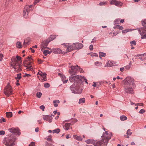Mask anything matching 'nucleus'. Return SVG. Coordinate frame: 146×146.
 <instances>
[{"mask_svg":"<svg viewBox=\"0 0 146 146\" xmlns=\"http://www.w3.org/2000/svg\"><path fill=\"white\" fill-rule=\"evenodd\" d=\"M143 27L138 28V30L139 32V33L142 36L141 39L146 38V19L141 21Z\"/></svg>","mask_w":146,"mask_h":146,"instance_id":"6","label":"nucleus"},{"mask_svg":"<svg viewBox=\"0 0 146 146\" xmlns=\"http://www.w3.org/2000/svg\"><path fill=\"white\" fill-rule=\"evenodd\" d=\"M6 121V120L4 118L2 117L1 119H0V123H2L3 122H5Z\"/></svg>","mask_w":146,"mask_h":146,"instance_id":"47","label":"nucleus"},{"mask_svg":"<svg viewBox=\"0 0 146 146\" xmlns=\"http://www.w3.org/2000/svg\"><path fill=\"white\" fill-rule=\"evenodd\" d=\"M124 82V90L127 93L133 94V89L135 85L134 83V80L130 77H128L125 78L123 80Z\"/></svg>","mask_w":146,"mask_h":146,"instance_id":"3","label":"nucleus"},{"mask_svg":"<svg viewBox=\"0 0 146 146\" xmlns=\"http://www.w3.org/2000/svg\"><path fill=\"white\" fill-rule=\"evenodd\" d=\"M21 58L18 56H17L16 58H14L11 59L12 61L11 63V65L15 69V71L18 72L21 70V65L18 60H21Z\"/></svg>","mask_w":146,"mask_h":146,"instance_id":"5","label":"nucleus"},{"mask_svg":"<svg viewBox=\"0 0 146 146\" xmlns=\"http://www.w3.org/2000/svg\"><path fill=\"white\" fill-rule=\"evenodd\" d=\"M71 124L70 123H66L65 125L64 128L65 129L67 130L68 129L69 127L71 125Z\"/></svg>","mask_w":146,"mask_h":146,"instance_id":"23","label":"nucleus"},{"mask_svg":"<svg viewBox=\"0 0 146 146\" xmlns=\"http://www.w3.org/2000/svg\"><path fill=\"white\" fill-rule=\"evenodd\" d=\"M30 39L29 38H27L24 40V42L23 43V45L25 47L27 46L28 45V43L30 42Z\"/></svg>","mask_w":146,"mask_h":146,"instance_id":"21","label":"nucleus"},{"mask_svg":"<svg viewBox=\"0 0 146 146\" xmlns=\"http://www.w3.org/2000/svg\"><path fill=\"white\" fill-rule=\"evenodd\" d=\"M102 63L101 62H98L97 61L95 63V64L96 65H98V66H101L102 65Z\"/></svg>","mask_w":146,"mask_h":146,"instance_id":"41","label":"nucleus"},{"mask_svg":"<svg viewBox=\"0 0 146 146\" xmlns=\"http://www.w3.org/2000/svg\"><path fill=\"white\" fill-rule=\"evenodd\" d=\"M74 50H79L83 47V44L80 43H74L72 44Z\"/></svg>","mask_w":146,"mask_h":146,"instance_id":"12","label":"nucleus"},{"mask_svg":"<svg viewBox=\"0 0 146 146\" xmlns=\"http://www.w3.org/2000/svg\"><path fill=\"white\" fill-rule=\"evenodd\" d=\"M135 106H143V104L142 103H137L135 105Z\"/></svg>","mask_w":146,"mask_h":146,"instance_id":"52","label":"nucleus"},{"mask_svg":"<svg viewBox=\"0 0 146 146\" xmlns=\"http://www.w3.org/2000/svg\"><path fill=\"white\" fill-rule=\"evenodd\" d=\"M17 46L19 48H21L22 47L21 43L19 41H18L17 43Z\"/></svg>","mask_w":146,"mask_h":146,"instance_id":"31","label":"nucleus"},{"mask_svg":"<svg viewBox=\"0 0 146 146\" xmlns=\"http://www.w3.org/2000/svg\"><path fill=\"white\" fill-rule=\"evenodd\" d=\"M113 63L112 62L110 61H109L105 65L106 67H111L113 66Z\"/></svg>","mask_w":146,"mask_h":146,"instance_id":"26","label":"nucleus"},{"mask_svg":"<svg viewBox=\"0 0 146 146\" xmlns=\"http://www.w3.org/2000/svg\"><path fill=\"white\" fill-rule=\"evenodd\" d=\"M130 43L131 44V46H133L132 44H134V45H136V42L135 40L131 41L130 42Z\"/></svg>","mask_w":146,"mask_h":146,"instance_id":"44","label":"nucleus"},{"mask_svg":"<svg viewBox=\"0 0 146 146\" xmlns=\"http://www.w3.org/2000/svg\"><path fill=\"white\" fill-rule=\"evenodd\" d=\"M29 146H35V143L34 142H32L31 144L29 145Z\"/></svg>","mask_w":146,"mask_h":146,"instance_id":"51","label":"nucleus"},{"mask_svg":"<svg viewBox=\"0 0 146 146\" xmlns=\"http://www.w3.org/2000/svg\"><path fill=\"white\" fill-rule=\"evenodd\" d=\"M42 95V93L41 92H38L36 94V96L37 97L39 98H40Z\"/></svg>","mask_w":146,"mask_h":146,"instance_id":"39","label":"nucleus"},{"mask_svg":"<svg viewBox=\"0 0 146 146\" xmlns=\"http://www.w3.org/2000/svg\"><path fill=\"white\" fill-rule=\"evenodd\" d=\"M124 21V19H121L120 21V22L121 23H123Z\"/></svg>","mask_w":146,"mask_h":146,"instance_id":"64","label":"nucleus"},{"mask_svg":"<svg viewBox=\"0 0 146 146\" xmlns=\"http://www.w3.org/2000/svg\"><path fill=\"white\" fill-rule=\"evenodd\" d=\"M60 101L58 100H54L53 101V103L54 104V106L55 107H57L58 105L57 103H59Z\"/></svg>","mask_w":146,"mask_h":146,"instance_id":"25","label":"nucleus"},{"mask_svg":"<svg viewBox=\"0 0 146 146\" xmlns=\"http://www.w3.org/2000/svg\"><path fill=\"white\" fill-rule=\"evenodd\" d=\"M52 52L51 51L48 50H45L43 52V53L45 56H46L47 54L50 53Z\"/></svg>","mask_w":146,"mask_h":146,"instance_id":"29","label":"nucleus"},{"mask_svg":"<svg viewBox=\"0 0 146 146\" xmlns=\"http://www.w3.org/2000/svg\"><path fill=\"white\" fill-rule=\"evenodd\" d=\"M32 56H29L24 62V66H25V69L26 70L29 71L32 70H33L32 66L30 65V64L32 63Z\"/></svg>","mask_w":146,"mask_h":146,"instance_id":"7","label":"nucleus"},{"mask_svg":"<svg viewBox=\"0 0 146 146\" xmlns=\"http://www.w3.org/2000/svg\"><path fill=\"white\" fill-rule=\"evenodd\" d=\"M131 64V63L130 62L129 63V65H127L125 66V68L127 69H129L130 68V65Z\"/></svg>","mask_w":146,"mask_h":146,"instance_id":"45","label":"nucleus"},{"mask_svg":"<svg viewBox=\"0 0 146 146\" xmlns=\"http://www.w3.org/2000/svg\"><path fill=\"white\" fill-rule=\"evenodd\" d=\"M16 139L15 136L10 134L4 138L2 143L7 146H13Z\"/></svg>","mask_w":146,"mask_h":146,"instance_id":"4","label":"nucleus"},{"mask_svg":"<svg viewBox=\"0 0 146 146\" xmlns=\"http://www.w3.org/2000/svg\"><path fill=\"white\" fill-rule=\"evenodd\" d=\"M100 57L101 58V57H104L106 56V54L102 52H99Z\"/></svg>","mask_w":146,"mask_h":146,"instance_id":"30","label":"nucleus"},{"mask_svg":"<svg viewBox=\"0 0 146 146\" xmlns=\"http://www.w3.org/2000/svg\"><path fill=\"white\" fill-rule=\"evenodd\" d=\"M131 31L130 29H127L122 31V32L123 33H126L127 32Z\"/></svg>","mask_w":146,"mask_h":146,"instance_id":"35","label":"nucleus"},{"mask_svg":"<svg viewBox=\"0 0 146 146\" xmlns=\"http://www.w3.org/2000/svg\"><path fill=\"white\" fill-rule=\"evenodd\" d=\"M131 145H135V144L134 142H132L131 143Z\"/></svg>","mask_w":146,"mask_h":146,"instance_id":"63","label":"nucleus"},{"mask_svg":"<svg viewBox=\"0 0 146 146\" xmlns=\"http://www.w3.org/2000/svg\"><path fill=\"white\" fill-rule=\"evenodd\" d=\"M50 42L48 39H47L46 41H43L41 45V50H42L43 49H44L46 46H47L48 44Z\"/></svg>","mask_w":146,"mask_h":146,"instance_id":"16","label":"nucleus"},{"mask_svg":"<svg viewBox=\"0 0 146 146\" xmlns=\"http://www.w3.org/2000/svg\"><path fill=\"white\" fill-rule=\"evenodd\" d=\"M39 131V128L38 127H36L35 129V131L36 132H38Z\"/></svg>","mask_w":146,"mask_h":146,"instance_id":"59","label":"nucleus"},{"mask_svg":"<svg viewBox=\"0 0 146 146\" xmlns=\"http://www.w3.org/2000/svg\"><path fill=\"white\" fill-rule=\"evenodd\" d=\"M132 134V132L131 131V130L129 129H128L127 132V135H131Z\"/></svg>","mask_w":146,"mask_h":146,"instance_id":"36","label":"nucleus"},{"mask_svg":"<svg viewBox=\"0 0 146 146\" xmlns=\"http://www.w3.org/2000/svg\"><path fill=\"white\" fill-rule=\"evenodd\" d=\"M50 86V85L48 83L44 84V87L45 88H48Z\"/></svg>","mask_w":146,"mask_h":146,"instance_id":"46","label":"nucleus"},{"mask_svg":"<svg viewBox=\"0 0 146 146\" xmlns=\"http://www.w3.org/2000/svg\"><path fill=\"white\" fill-rule=\"evenodd\" d=\"M5 132L4 131H0V135H4L5 134Z\"/></svg>","mask_w":146,"mask_h":146,"instance_id":"43","label":"nucleus"},{"mask_svg":"<svg viewBox=\"0 0 146 146\" xmlns=\"http://www.w3.org/2000/svg\"><path fill=\"white\" fill-rule=\"evenodd\" d=\"M38 63L41 64L42 63V61L40 59H38Z\"/></svg>","mask_w":146,"mask_h":146,"instance_id":"57","label":"nucleus"},{"mask_svg":"<svg viewBox=\"0 0 146 146\" xmlns=\"http://www.w3.org/2000/svg\"><path fill=\"white\" fill-rule=\"evenodd\" d=\"M74 139L79 141H81L82 140V138L80 136H78L76 135H74Z\"/></svg>","mask_w":146,"mask_h":146,"instance_id":"24","label":"nucleus"},{"mask_svg":"<svg viewBox=\"0 0 146 146\" xmlns=\"http://www.w3.org/2000/svg\"><path fill=\"white\" fill-rule=\"evenodd\" d=\"M21 74H17V77L16 78V79H18L19 80L21 78Z\"/></svg>","mask_w":146,"mask_h":146,"instance_id":"40","label":"nucleus"},{"mask_svg":"<svg viewBox=\"0 0 146 146\" xmlns=\"http://www.w3.org/2000/svg\"><path fill=\"white\" fill-rule=\"evenodd\" d=\"M124 70V68L123 67L120 68V70L121 72H123Z\"/></svg>","mask_w":146,"mask_h":146,"instance_id":"58","label":"nucleus"},{"mask_svg":"<svg viewBox=\"0 0 146 146\" xmlns=\"http://www.w3.org/2000/svg\"><path fill=\"white\" fill-rule=\"evenodd\" d=\"M85 101V99L84 98H83L82 99H80L79 100V104H80L82 103H84Z\"/></svg>","mask_w":146,"mask_h":146,"instance_id":"33","label":"nucleus"},{"mask_svg":"<svg viewBox=\"0 0 146 146\" xmlns=\"http://www.w3.org/2000/svg\"><path fill=\"white\" fill-rule=\"evenodd\" d=\"M58 75L61 77L62 80L64 83H66L67 82L68 80L64 75H62L60 73H59Z\"/></svg>","mask_w":146,"mask_h":146,"instance_id":"18","label":"nucleus"},{"mask_svg":"<svg viewBox=\"0 0 146 146\" xmlns=\"http://www.w3.org/2000/svg\"><path fill=\"white\" fill-rule=\"evenodd\" d=\"M127 117L124 115H122L120 117V119L121 121H124L127 119Z\"/></svg>","mask_w":146,"mask_h":146,"instance_id":"32","label":"nucleus"},{"mask_svg":"<svg viewBox=\"0 0 146 146\" xmlns=\"http://www.w3.org/2000/svg\"><path fill=\"white\" fill-rule=\"evenodd\" d=\"M40 0H36L34 3V5H35L36 3H38Z\"/></svg>","mask_w":146,"mask_h":146,"instance_id":"53","label":"nucleus"},{"mask_svg":"<svg viewBox=\"0 0 146 146\" xmlns=\"http://www.w3.org/2000/svg\"><path fill=\"white\" fill-rule=\"evenodd\" d=\"M106 4V2H100L99 3V5L101 6L104 5Z\"/></svg>","mask_w":146,"mask_h":146,"instance_id":"48","label":"nucleus"},{"mask_svg":"<svg viewBox=\"0 0 146 146\" xmlns=\"http://www.w3.org/2000/svg\"><path fill=\"white\" fill-rule=\"evenodd\" d=\"M42 118L44 120L48 121L50 123L52 122V117L51 116L48 115H43Z\"/></svg>","mask_w":146,"mask_h":146,"instance_id":"15","label":"nucleus"},{"mask_svg":"<svg viewBox=\"0 0 146 146\" xmlns=\"http://www.w3.org/2000/svg\"><path fill=\"white\" fill-rule=\"evenodd\" d=\"M56 35H52L50 36V37H49L48 39V41L50 42V41L53 40L56 37Z\"/></svg>","mask_w":146,"mask_h":146,"instance_id":"22","label":"nucleus"},{"mask_svg":"<svg viewBox=\"0 0 146 146\" xmlns=\"http://www.w3.org/2000/svg\"><path fill=\"white\" fill-rule=\"evenodd\" d=\"M6 115L8 118H10L12 117V114L11 112H7L6 113Z\"/></svg>","mask_w":146,"mask_h":146,"instance_id":"28","label":"nucleus"},{"mask_svg":"<svg viewBox=\"0 0 146 146\" xmlns=\"http://www.w3.org/2000/svg\"><path fill=\"white\" fill-rule=\"evenodd\" d=\"M4 93L7 97L12 94V89L10 85L8 84L4 90Z\"/></svg>","mask_w":146,"mask_h":146,"instance_id":"10","label":"nucleus"},{"mask_svg":"<svg viewBox=\"0 0 146 146\" xmlns=\"http://www.w3.org/2000/svg\"><path fill=\"white\" fill-rule=\"evenodd\" d=\"M141 56H142L144 60H146V53L143 54H141Z\"/></svg>","mask_w":146,"mask_h":146,"instance_id":"37","label":"nucleus"},{"mask_svg":"<svg viewBox=\"0 0 146 146\" xmlns=\"http://www.w3.org/2000/svg\"><path fill=\"white\" fill-rule=\"evenodd\" d=\"M62 45H64V46L66 49L65 50L66 53L70 52L72 50H74L73 46H72V44L70 45V44H64Z\"/></svg>","mask_w":146,"mask_h":146,"instance_id":"11","label":"nucleus"},{"mask_svg":"<svg viewBox=\"0 0 146 146\" xmlns=\"http://www.w3.org/2000/svg\"><path fill=\"white\" fill-rule=\"evenodd\" d=\"M60 131V130L59 129H56L53 130L52 131V132L53 133H58Z\"/></svg>","mask_w":146,"mask_h":146,"instance_id":"34","label":"nucleus"},{"mask_svg":"<svg viewBox=\"0 0 146 146\" xmlns=\"http://www.w3.org/2000/svg\"><path fill=\"white\" fill-rule=\"evenodd\" d=\"M140 57H139V58H138V59H140V60H141V61H143V60H144L143 59V58L142 57V56H141V55H140Z\"/></svg>","mask_w":146,"mask_h":146,"instance_id":"55","label":"nucleus"},{"mask_svg":"<svg viewBox=\"0 0 146 146\" xmlns=\"http://www.w3.org/2000/svg\"><path fill=\"white\" fill-rule=\"evenodd\" d=\"M52 136L51 135L49 136L46 139L47 140L50 141H52V139H51Z\"/></svg>","mask_w":146,"mask_h":146,"instance_id":"38","label":"nucleus"},{"mask_svg":"<svg viewBox=\"0 0 146 146\" xmlns=\"http://www.w3.org/2000/svg\"><path fill=\"white\" fill-rule=\"evenodd\" d=\"M30 50H31L32 52L34 53L35 52V50L33 49L32 48H30Z\"/></svg>","mask_w":146,"mask_h":146,"instance_id":"60","label":"nucleus"},{"mask_svg":"<svg viewBox=\"0 0 146 146\" xmlns=\"http://www.w3.org/2000/svg\"><path fill=\"white\" fill-rule=\"evenodd\" d=\"M92 86L94 87H96L97 86L96 84L94 82V83L92 85Z\"/></svg>","mask_w":146,"mask_h":146,"instance_id":"61","label":"nucleus"},{"mask_svg":"<svg viewBox=\"0 0 146 146\" xmlns=\"http://www.w3.org/2000/svg\"><path fill=\"white\" fill-rule=\"evenodd\" d=\"M33 6V5H27L25 6L23 12V15L25 18L27 19L28 18L29 13L30 11H32V7Z\"/></svg>","mask_w":146,"mask_h":146,"instance_id":"8","label":"nucleus"},{"mask_svg":"<svg viewBox=\"0 0 146 146\" xmlns=\"http://www.w3.org/2000/svg\"><path fill=\"white\" fill-rule=\"evenodd\" d=\"M120 19H117L115 20L114 21V23L115 24H119V22L120 21Z\"/></svg>","mask_w":146,"mask_h":146,"instance_id":"42","label":"nucleus"},{"mask_svg":"<svg viewBox=\"0 0 146 146\" xmlns=\"http://www.w3.org/2000/svg\"><path fill=\"white\" fill-rule=\"evenodd\" d=\"M113 28L114 29L117 28L121 30H123V28L122 26H120L119 25H117L115 26L114 27H113Z\"/></svg>","mask_w":146,"mask_h":146,"instance_id":"27","label":"nucleus"},{"mask_svg":"<svg viewBox=\"0 0 146 146\" xmlns=\"http://www.w3.org/2000/svg\"><path fill=\"white\" fill-rule=\"evenodd\" d=\"M31 75L29 74H25V75L24 76H30Z\"/></svg>","mask_w":146,"mask_h":146,"instance_id":"62","label":"nucleus"},{"mask_svg":"<svg viewBox=\"0 0 146 146\" xmlns=\"http://www.w3.org/2000/svg\"><path fill=\"white\" fill-rule=\"evenodd\" d=\"M80 78V76L79 75L71 76L69 77V80L71 82H74L73 84L70 87L71 90L73 93L80 94L82 92V84L81 82H79Z\"/></svg>","mask_w":146,"mask_h":146,"instance_id":"1","label":"nucleus"},{"mask_svg":"<svg viewBox=\"0 0 146 146\" xmlns=\"http://www.w3.org/2000/svg\"><path fill=\"white\" fill-rule=\"evenodd\" d=\"M3 56V55L2 54H0V61H1L2 59V57Z\"/></svg>","mask_w":146,"mask_h":146,"instance_id":"56","label":"nucleus"},{"mask_svg":"<svg viewBox=\"0 0 146 146\" xmlns=\"http://www.w3.org/2000/svg\"><path fill=\"white\" fill-rule=\"evenodd\" d=\"M78 71L80 72H82L83 70L82 68H80L78 65L72 66L71 70H69V73L72 75H75L76 74V71Z\"/></svg>","mask_w":146,"mask_h":146,"instance_id":"9","label":"nucleus"},{"mask_svg":"<svg viewBox=\"0 0 146 146\" xmlns=\"http://www.w3.org/2000/svg\"><path fill=\"white\" fill-rule=\"evenodd\" d=\"M145 112V111L143 109H141L139 113H140L142 114Z\"/></svg>","mask_w":146,"mask_h":146,"instance_id":"49","label":"nucleus"},{"mask_svg":"<svg viewBox=\"0 0 146 146\" xmlns=\"http://www.w3.org/2000/svg\"><path fill=\"white\" fill-rule=\"evenodd\" d=\"M80 81L79 82H80L82 83V86L83 85V84H82V82H84L85 81V82L87 84H88V83L87 82V80L84 78V77L83 76H80Z\"/></svg>","mask_w":146,"mask_h":146,"instance_id":"19","label":"nucleus"},{"mask_svg":"<svg viewBox=\"0 0 146 146\" xmlns=\"http://www.w3.org/2000/svg\"><path fill=\"white\" fill-rule=\"evenodd\" d=\"M89 48L91 50H93V46L91 44L90 45Z\"/></svg>","mask_w":146,"mask_h":146,"instance_id":"54","label":"nucleus"},{"mask_svg":"<svg viewBox=\"0 0 146 146\" xmlns=\"http://www.w3.org/2000/svg\"><path fill=\"white\" fill-rule=\"evenodd\" d=\"M111 137V133L106 131L103 133V135L102 136V139L100 141H95L94 140L89 139L86 141L88 144H92L95 146H106L109 141Z\"/></svg>","mask_w":146,"mask_h":146,"instance_id":"2","label":"nucleus"},{"mask_svg":"<svg viewBox=\"0 0 146 146\" xmlns=\"http://www.w3.org/2000/svg\"><path fill=\"white\" fill-rule=\"evenodd\" d=\"M53 52L55 54H60L61 52L62 51L59 48H55L53 49Z\"/></svg>","mask_w":146,"mask_h":146,"instance_id":"20","label":"nucleus"},{"mask_svg":"<svg viewBox=\"0 0 146 146\" xmlns=\"http://www.w3.org/2000/svg\"><path fill=\"white\" fill-rule=\"evenodd\" d=\"M40 109H42L43 111H44L45 107L44 106H41L40 107Z\"/></svg>","mask_w":146,"mask_h":146,"instance_id":"50","label":"nucleus"},{"mask_svg":"<svg viewBox=\"0 0 146 146\" xmlns=\"http://www.w3.org/2000/svg\"><path fill=\"white\" fill-rule=\"evenodd\" d=\"M38 74L40 75L42 77V82H43V81H46V74L45 73H43L41 71H39L38 73Z\"/></svg>","mask_w":146,"mask_h":146,"instance_id":"17","label":"nucleus"},{"mask_svg":"<svg viewBox=\"0 0 146 146\" xmlns=\"http://www.w3.org/2000/svg\"><path fill=\"white\" fill-rule=\"evenodd\" d=\"M110 3L111 5H114L116 6L121 7L123 3L121 2L115 0H112L110 2Z\"/></svg>","mask_w":146,"mask_h":146,"instance_id":"13","label":"nucleus"},{"mask_svg":"<svg viewBox=\"0 0 146 146\" xmlns=\"http://www.w3.org/2000/svg\"><path fill=\"white\" fill-rule=\"evenodd\" d=\"M8 130L11 133L17 134L18 135H20L21 133L19 131V130L18 129L14 127L9 128L8 129Z\"/></svg>","mask_w":146,"mask_h":146,"instance_id":"14","label":"nucleus"}]
</instances>
